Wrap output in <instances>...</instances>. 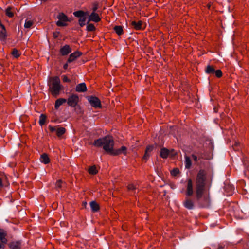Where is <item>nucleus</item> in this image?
Wrapping results in <instances>:
<instances>
[{"label":"nucleus","instance_id":"1","mask_svg":"<svg viewBox=\"0 0 249 249\" xmlns=\"http://www.w3.org/2000/svg\"><path fill=\"white\" fill-rule=\"evenodd\" d=\"M186 197L182 202L183 206L189 210L195 208V203L199 207L209 208L211 205L209 194H206L207 191V175L204 169L198 172L195 183L191 178L186 180Z\"/></svg>","mask_w":249,"mask_h":249},{"label":"nucleus","instance_id":"2","mask_svg":"<svg viewBox=\"0 0 249 249\" xmlns=\"http://www.w3.org/2000/svg\"><path fill=\"white\" fill-rule=\"evenodd\" d=\"M114 144L112 138L109 136H107L95 140L93 144L96 147L103 146L105 151L113 156H117L121 153H126L127 148L125 146H123L120 148L115 150L113 148Z\"/></svg>","mask_w":249,"mask_h":249},{"label":"nucleus","instance_id":"3","mask_svg":"<svg viewBox=\"0 0 249 249\" xmlns=\"http://www.w3.org/2000/svg\"><path fill=\"white\" fill-rule=\"evenodd\" d=\"M52 80V83L49 85L50 89L53 94L56 96L59 94L60 91L62 89L60 80L58 76L53 77Z\"/></svg>","mask_w":249,"mask_h":249},{"label":"nucleus","instance_id":"4","mask_svg":"<svg viewBox=\"0 0 249 249\" xmlns=\"http://www.w3.org/2000/svg\"><path fill=\"white\" fill-rule=\"evenodd\" d=\"M57 18L58 19V20L56 22V24L58 26L63 27L67 25L66 22L69 21V18L65 14L63 13H59L57 16Z\"/></svg>","mask_w":249,"mask_h":249},{"label":"nucleus","instance_id":"5","mask_svg":"<svg viewBox=\"0 0 249 249\" xmlns=\"http://www.w3.org/2000/svg\"><path fill=\"white\" fill-rule=\"evenodd\" d=\"M79 97L77 94H72L67 99L68 105L71 107L75 108L78 106Z\"/></svg>","mask_w":249,"mask_h":249},{"label":"nucleus","instance_id":"6","mask_svg":"<svg viewBox=\"0 0 249 249\" xmlns=\"http://www.w3.org/2000/svg\"><path fill=\"white\" fill-rule=\"evenodd\" d=\"M88 101L90 105L95 108L101 107V102L96 97L93 96H89L88 97Z\"/></svg>","mask_w":249,"mask_h":249},{"label":"nucleus","instance_id":"7","mask_svg":"<svg viewBox=\"0 0 249 249\" xmlns=\"http://www.w3.org/2000/svg\"><path fill=\"white\" fill-rule=\"evenodd\" d=\"M72 51L71 48L69 45H65L60 49V53L62 56H66L70 53Z\"/></svg>","mask_w":249,"mask_h":249},{"label":"nucleus","instance_id":"8","mask_svg":"<svg viewBox=\"0 0 249 249\" xmlns=\"http://www.w3.org/2000/svg\"><path fill=\"white\" fill-rule=\"evenodd\" d=\"M21 240L13 241L8 244V246L10 249H21Z\"/></svg>","mask_w":249,"mask_h":249},{"label":"nucleus","instance_id":"9","mask_svg":"<svg viewBox=\"0 0 249 249\" xmlns=\"http://www.w3.org/2000/svg\"><path fill=\"white\" fill-rule=\"evenodd\" d=\"M101 20V18L99 17V15L96 12H92L90 15H89L88 21L87 24L90 21H94L98 22Z\"/></svg>","mask_w":249,"mask_h":249},{"label":"nucleus","instance_id":"10","mask_svg":"<svg viewBox=\"0 0 249 249\" xmlns=\"http://www.w3.org/2000/svg\"><path fill=\"white\" fill-rule=\"evenodd\" d=\"M155 147V146L153 145H148L146 147L145 151V154L142 157V159L146 161L150 156V154H149V153L151 152L154 149Z\"/></svg>","mask_w":249,"mask_h":249},{"label":"nucleus","instance_id":"11","mask_svg":"<svg viewBox=\"0 0 249 249\" xmlns=\"http://www.w3.org/2000/svg\"><path fill=\"white\" fill-rule=\"evenodd\" d=\"M81 53L78 51H76L71 53L67 60L68 63H71L73 62L77 57H79L81 55Z\"/></svg>","mask_w":249,"mask_h":249},{"label":"nucleus","instance_id":"12","mask_svg":"<svg viewBox=\"0 0 249 249\" xmlns=\"http://www.w3.org/2000/svg\"><path fill=\"white\" fill-rule=\"evenodd\" d=\"M87 90V87L85 83L79 84L76 87V91L78 92H84L86 91Z\"/></svg>","mask_w":249,"mask_h":249},{"label":"nucleus","instance_id":"13","mask_svg":"<svg viewBox=\"0 0 249 249\" xmlns=\"http://www.w3.org/2000/svg\"><path fill=\"white\" fill-rule=\"evenodd\" d=\"M91 211L93 213L97 212L99 210V206L95 201H92L89 203Z\"/></svg>","mask_w":249,"mask_h":249},{"label":"nucleus","instance_id":"14","mask_svg":"<svg viewBox=\"0 0 249 249\" xmlns=\"http://www.w3.org/2000/svg\"><path fill=\"white\" fill-rule=\"evenodd\" d=\"M73 15L77 18H81V17H83L84 16H89V12L87 11L85 12L82 10H78L77 11H75L73 12Z\"/></svg>","mask_w":249,"mask_h":249},{"label":"nucleus","instance_id":"15","mask_svg":"<svg viewBox=\"0 0 249 249\" xmlns=\"http://www.w3.org/2000/svg\"><path fill=\"white\" fill-rule=\"evenodd\" d=\"M205 71L207 74L214 75L215 70L213 66L208 65L206 67Z\"/></svg>","mask_w":249,"mask_h":249},{"label":"nucleus","instance_id":"16","mask_svg":"<svg viewBox=\"0 0 249 249\" xmlns=\"http://www.w3.org/2000/svg\"><path fill=\"white\" fill-rule=\"evenodd\" d=\"M184 157H185V168L189 169L191 168V167L192 166V160H191L190 158L187 155H185Z\"/></svg>","mask_w":249,"mask_h":249},{"label":"nucleus","instance_id":"17","mask_svg":"<svg viewBox=\"0 0 249 249\" xmlns=\"http://www.w3.org/2000/svg\"><path fill=\"white\" fill-rule=\"evenodd\" d=\"M131 25L136 30H141L142 28V21H139L138 22L133 21L131 22Z\"/></svg>","mask_w":249,"mask_h":249},{"label":"nucleus","instance_id":"18","mask_svg":"<svg viewBox=\"0 0 249 249\" xmlns=\"http://www.w3.org/2000/svg\"><path fill=\"white\" fill-rule=\"evenodd\" d=\"M169 154V151L166 148H162L161 149L160 152V156L163 159H166Z\"/></svg>","mask_w":249,"mask_h":249},{"label":"nucleus","instance_id":"19","mask_svg":"<svg viewBox=\"0 0 249 249\" xmlns=\"http://www.w3.org/2000/svg\"><path fill=\"white\" fill-rule=\"evenodd\" d=\"M67 102V99L64 98H59L56 100L55 103V108L58 109L59 107L63 103Z\"/></svg>","mask_w":249,"mask_h":249},{"label":"nucleus","instance_id":"20","mask_svg":"<svg viewBox=\"0 0 249 249\" xmlns=\"http://www.w3.org/2000/svg\"><path fill=\"white\" fill-rule=\"evenodd\" d=\"M6 235V234L5 233L4 230L0 229V240L3 244H6L7 241L5 238Z\"/></svg>","mask_w":249,"mask_h":249},{"label":"nucleus","instance_id":"21","mask_svg":"<svg viewBox=\"0 0 249 249\" xmlns=\"http://www.w3.org/2000/svg\"><path fill=\"white\" fill-rule=\"evenodd\" d=\"M40 161L44 164H47L49 162V158L46 153H43L41 155Z\"/></svg>","mask_w":249,"mask_h":249},{"label":"nucleus","instance_id":"22","mask_svg":"<svg viewBox=\"0 0 249 249\" xmlns=\"http://www.w3.org/2000/svg\"><path fill=\"white\" fill-rule=\"evenodd\" d=\"M88 172L90 174L95 175L98 173V170L97 167L94 165L89 167Z\"/></svg>","mask_w":249,"mask_h":249},{"label":"nucleus","instance_id":"23","mask_svg":"<svg viewBox=\"0 0 249 249\" xmlns=\"http://www.w3.org/2000/svg\"><path fill=\"white\" fill-rule=\"evenodd\" d=\"M194 153L198 156L199 159L201 160L205 159V155L202 150H195L194 151Z\"/></svg>","mask_w":249,"mask_h":249},{"label":"nucleus","instance_id":"24","mask_svg":"<svg viewBox=\"0 0 249 249\" xmlns=\"http://www.w3.org/2000/svg\"><path fill=\"white\" fill-rule=\"evenodd\" d=\"M66 129L64 127H58L57 126L56 133L57 136L60 137L65 133Z\"/></svg>","mask_w":249,"mask_h":249},{"label":"nucleus","instance_id":"25","mask_svg":"<svg viewBox=\"0 0 249 249\" xmlns=\"http://www.w3.org/2000/svg\"><path fill=\"white\" fill-rule=\"evenodd\" d=\"M114 30L116 33L119 36H120L123 34V29L122 27L121 26H115L114 27Z\"/></svg>","mask_w":249,"mask_h":249},{"label":"nucleus","instance_id":"26","mask_svg":"<svg viewBox=\"0 0 249 249\" xmlns=\"http://www.w3.org/2000/svg\"><path fill=\"white\" fill-rule=\"evenodd\" d=\"M46 116L43 114H41L39 117V124L40 126H42L45 123Z\"/></svg>","mask_w":249,"mask_h":249},{"label":"nucleus","instance_id":"27","mask_svg":"<svg viewBox=\"0 0 249 249\" xmlns=\"http://www.w3.org/2000/svg\"><path fill=\"white\" fill-rule=\"evenodd\" d=\"M87 16H84L83 17L80 18L79 19V23L81 27H83L85 25Z\"/></svg>","mask_w":249,"mask_h":249},{"label":"nucleus","instance_id":"28","mask_svg":"<svg viewBox=\"0 0 249 249\" xmlns=\"http://www.w3.org/2000/svg\"><path fill=\"white\" fill-rule=\"evenodd\" d=\"M7 37V34L6 30H2L0 31V40H3L6 39Z\"/></svg>","mask_w":249,"mask_h":249},{"label":"nucleus","instance_id":"29","mask_svg":"<svg viewBox=\"0 0 249 249\" xmlns=\"http://www.w3.org/2000/svg\"><path fill=\"white\" fill-rule=\"evenodd\" d=\"M6 15L10 18H12L14 16L13 13L11 11V8L10 7H8L6 9Z\"/></svg>","mask_w":249,"mask_h":249},{"label":"nucleus","instance_id":"30","mask_svg":"<svg viewBox=\"0 0 249 249\" xmlns=\"http://www.w3.org/2000/svg\"><path fill=\"white\" fill-rule=\"evenodd\" d=\"M32 25L33 22L32 21L26 19L24 24V27L25 28H29L32 26Z\"/></svg>","mask_w":249,"mask_h":249},{"label":"nucleus","instance_id":"31","mask_svg":"<svg viewBox=\"0 0 249 249\" xmlns=\"http://www.w3.org/2000/svg\"><path fill=\"white\" fill-rule=\"evenodd\" d=\"M12 54L16 58H18L20 55L18 50L15 48L13 49Z\"/></svg>","mask_w":249,"mask_h":249},{"label":"nucleus","instance_id":"32","mask_svg":"<svg viewBox=\"0 0 249 249\" xmlns=\"http://www.w3.org/2000/svg\"><path fill=\"white\" fill-rule=\"evenodd\" d=\"M87 30L88 31H93L95 30V27L93 24H89L87 26Z\"/></svg>","mask_w":249,"mask_h":249},{"label":"nucleus","instance_id":"33","mask_svg":"<svg viewBox=\"0 0 249 249\" xmlns=\"http://www.w3.org/2000/svg\"><path fill=\"white\" fill-rule=\"evenodd\" d=\"M179 173V170L178 168H174L171 171V174L172 176H177Z\"/></svg>","mask_w":249,"mask_h":249},{"label":"nucleus","instance_id":"34","mask_svg":"<svg viewBox=\"0 0 249 249\" xmlns=\"http://www.w3.org/2000/svg\"><path fill=\"white\" fill-rule=\"evenodd\" d=\"M214 74L217 77L220 78L222 76V72L220 70H215V72H214Z\"/></svg>","mask_w":249,"mask_h":249},{"label":"nucleus","instance_id":"35","mask_svg":"<svg viewBox=\"0 0 249 249\" xmlns=\"http://www.w3.org/2000/svg\"><path fill=\"white\" fill-rule=\"evenodd\" d=\"M192 158L194 160L197 162L199 160H200L199 158L198 157V156L193 152V153L191 155Z\"/></svg>","mask_w":249,"mask_h":249},{"label":"nucleus","instance_id":"36","mask_svg":"<svg viewBox=\"0 0 249 249\" xmlns=\"http://www.w3.org/2000/svg\"><path fill=\"white\" fill-rule=\"evenodd\" d=\"M56 128H57V126H53L52 125L49 126V129L50 130V131L52 132H55L56 130Z\"/></svg>","mask_w":249,"mask_h":249},{"label":"nucleus","instance_id":"37","mask_svg":"<svg viewBox=\"0 0 249 249\" xmlns=\"http://www.w3.org/2000/svg\"><path fill=\"white\" fill-rule=\"evenodd\" d=\"M62 77V80L64 82H70L71 80L67 77L66 75H63Z\"/></svg>","mask_w":249,"mask_h":249},{"label":"nucleus","instance_id":"38","mask_svg":"<svg viewBox=\"0 0 249 249\" xmlns=\"http://www.w3.org/2000/svg\"><path fill=\"white\" fill-rule=\"evenodd\" d=\"M128 189L129 190H134L136 189V187L133 184H130L128 186Z\"/></svg>","mask_w":249,"mask_h":249},{"label":"nucleus","instance_id":"39","mask_svg":"<svg viewBox=\"0 0 249 249\" xmlns=\"http://www.w3.org/2000/svg\"><path fill=\"white\" fill-rule=\"evenodd\" d=\"M61 183H62V181L61 180H58L56 182V185L57 187L61 188Z\"/></svg>","mask_w":249,"mask_h":249},{"label":"nucleus","instance_id":"40","mask_svg":"<svg viewBox=\"0 0 249 249\" xmlns=\"http://www.w3.org/2000/svg\"><path fill=\"white\" fill-rule=\"evenodd\" d=\"M98 9V6L97 5H95L92 8V12H95Z\"/></svg>","mask_w":249,"mask_h":249},{"label":"nucleus","instance_id":"41","mask_svg":"<svg viewBox=\"0 0 249 249\" xmlns=\"http://www.w3.org/2000/svg\"><path fill=\"white\" fill-rule=\"evenodd\" d=\"M59 32L53 33V37L55 38H56L58 37V35Z\"/></svg>","mask_w":249,"mask_h":249},{"label":"nucleus","instance_id":"42","mask_svg":"<svg viewBox=\"0 0 249 249\" xmlns=\"http://www.w3.org/2000/svg\"><path fill=\"white\" fill-rule=\"evenodd\" d=\"M4 244L2 243V242H1V243H0V249H4V247H5Z\"/></svg>","mask_w":249,"mask_h":249},{"label":"nucleus","instance_id":"43","mask_svg":"<svg viewBox=\"0 0 249 249\" xmlns=\"http://www.w3.org/2000/svg\"><path fill=\"white\" fill-rule=\"evenodd\" d=\"M68 63H68V62H67L66 64H65L64 65V66H63V68H64L65 70L67 69L68 67Z\"/></svg>","mask_w":249,"mask_h":249},{"label":"nucleus","instance_id":"44","mask_svg":"<svg viewBox=\"0 0 249 249\" xmlns=\"http://www.w3.org/2000/svg\"><path fill=\"white\" fill-rule=\"evenodd\" d=\"M3 186V184L2 183V181L1 178H0V188H2Z\"/></svg>","mask_w":249,"mask_h":249},{"label":"nucleus","instance_id":"45","mask_svg":"<svg viewBox=\"0 0 249 249\" xmlns=\"http://www.w3.org/2000/svg\"><path fill=\"white\" fill-rule=\"evenodd\" d=\"M0 26L1 27L2 30H6L5 26L2 23H0Z\"/></svg>","mask_w":249,"mask_h":249},{"label":"nucleus","instance_id":"46","mask_svg":"<svg viewBox=\"0 0 249 249\" xmlns=\"http://www.w3.org/2000/svg\"><path fill=\"white\" fill-rule=\"evenodd\" d=\"M87 202H83V206L84 207H86V205H87Z\"/></svg>","mask_w":249,"mask_h":249},{"label":"nucleus","instance_id":"47","mask_svg":"<svg viewBox=\"0 0 249 249\" xmlns=\"http://www.w3.org/2000/svg\"><path fill=\"white\" fill-rule=\"evenodd\" d=\"M231 190H233V189H234V187H233V186H231Z\"/></svg>","mask_w":249,"mask_h":249},{"label":"nucleus","instance_id":"48","mask_svg":"<svg viewBox=\"0 0 249 249\" xmlns=\"http://www.w3.org/2000/svg\"><path fill=\"white\" fill-rule=\"evenodd\" d=\"M210 143H211V144H212V147H213V145L212 142H210Z\"/></svg>","mask_w":249,"mask_h":249},{"label":"nucleus","instance_id":"49","mask_svg":"<svg viewBox=\"0 0 249 249\" xmlns=\"http://www.w3.org/2000/svg\"><path fill=\"white\" fill-rule=\"evenodd\" d=\"M218 249H222V247H219Z\"/></svg>","mask_w":249,"mask_h":249},{"label":"nucleus","instance_id":"50","mask_svg":"<svg viewBox=\"0 0 249 249\" xmlns=\"http://www.w3.org/2000/svg\"><path fill=\"white\" fill-rule=\"evenodd\" d=\"M235 144L236 145H237V144H237V142H235Z\"/></svg>","mask_w":249,"mask_h":249},{"label":"nucleus","instance_id":"51","mask_svg":"<svg viewBox=\"0 0 249 249\" xmlns=\"http://www.w3.org/2000/svg\"><path fill=\"white\" fill-rule=\"evenodd\" d=\"M71 21V18H69V22Z\"/></svg>","mask_w":249,"mask_h":249}]
</instances>
